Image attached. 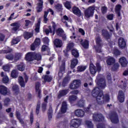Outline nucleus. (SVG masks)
Instances as JSON below:
<instances>
[{"label": "nucleus", "mask_w": 128, "mask_h": 128, "mask_svg": "<svg viewBox=\"0 0 128 128\" xmlns=\"http://www.w3.org/2000/svg\"><path fill=\"white\" fill-rule=\"evenodd\" d=\"M97 128H106V126L102 123H100L97 126Z\"/></svg>", "instance_id": "obj_64"}, {"label": "nucleus", "mask_w": 128, "mask_h": 128, "mask_svg": "<svg viewBox=\"0 0 128 128\" xmlns=\"http://www.w3.org/2000/svg\"><path fill=\"white\" fill-rule=\"evenodd\" d=\"M84 100H81L78 102L77 106L80 108H84Z\"/></svg>", "instance_id": "obj_43"}, {"label": "nucleus", "mask_w": 128, "mask_h": 128, "mask_svg": "<svg viewBox=\"0 0 128 128\" xmlns=\"http://www.w3.org/2000/svg\"><path fill=\"white\" fill-rule=\"evenodd\" d=\"M48 96H47L46 98L44 99V102L42 103V110L43 112H46V104H48Z\"/></svg>", "instance_id": "obj_27"}, {"label": "nucleus", "mask_w": 128, "mask_h": 128, "mask_svg": "<svg viewBox=\"0 0 128 128\" xmlns=\"http://www.w3.org/2000/svg\"><path fill=\"white\" fill-rule=\"evenodd\" d=\"M118 100L120 102H124V94L122 90H120L118 92Z\"/></svg>", "instance_id": "obj_22"}, {"label": "nucleus", "mask_w": 128, "mask_h": 128, "mask_svg": "<svg viewBox=\"0 0 128 128\" xmlns=\"http://www.w3.org/2000/svg\"><path fill=\"white\" fill-rule=\"evenodd\" d=\"M64 6L68 10H70L72 8V2L66 1L64 3Z\"/></svg>", "instance_id": "obj_39"}, {"label": "nucleus", "mask_w": 128, "mask_h": 128, "mask_svg": "<svg viewBox=\"0 0 128 128\" xmlns=\"http://www.w3.org/2000/svg\"><path fill=\"white\" fill-rule=\"evenodd\" d=\"M64 20H62V22L65 24L66 26V28H70V26H72V20L68 21V22H66Z\"/></svg>", "instance_id": "obj_50"}, {"label": "nucleus", "mask_w": 128, "mask_h": 128, "mask_svg": "<svg viewBox=\"0 0 128 128\" xmlns=\"http://www.w3.org/2000/svg\"><path fill=\"white\" fill-rule=\"evenodd\" d=\"M104 94H100V96L96 97V102L98 104H103L104 103Z\"/></svg>", "instance_id": "obj_15"}, {"label": "nucleus", "mask_w": 128, "mask_h": 128, "mask_svg": "<svg viewBox=\"0 0 128 128\" xmlns=\"http://www.w3.org/2000/svg\"><path fill=\"white\" fill-rule=\"evenodd\" d=\"M17 68L18 70H20V72H24L26 68V66L24 63H20L17 66Z\"/></svg>", "instance_id": "obj_34"}, {"label": "nucleus", "mask_w": 128, "mask_h": 128, "mask_svg": "<svg viewBox=\"0 0 128 128\" xmlns=\"http://www.w3.org/2000/svg\"><path fill=\"white\" fill-rule=\"evenodd\" d=\"M86 124L88 128H94V124L90 120H86Z\"/></svg>", "instance_id": "obj_41"}, {"label": "nucleus", "mask_w": 128, "mask_h": 128, "mask_svg": "<svg viewBox=\"0 0 128 128\" xmlns=\"http://www.w3.org/2000/svg\"><path fill=\"white\" fill-rule=\"evenodd\" d=\"M81 44L84 48H88V40H84L83 42L81 43Z\"/></svg>", "instance_id": "obj_44"}, {"label": "nucleus", "mask_w": 128, "mask_h": 128, "mask_svg": "<svg viewBox=\"0 0 128 128\" xmlns=\"http://www.w3.org/2000/svg\"><path fill=\"white\" fill-rule=\"evenodd\" d=\"M86 68V66H78L77 68L78 72H84Z\"/></svg>", "instance_id": "obj_52"}, {"label": "nucleus", "mask_w": 128, "mask_h": 128, "mask_svg": "<svg viewBox=\"0 0 128 128\" xmlns=\"http://www.w3.org/2000/svg\"><path fill=\"white\" fill-rule=\"evenodd\" d=\"M10 100L8 98H6L4 100V106H8L10 104Z\"/></svg>", "instance_id": "obj_53"}, {"label": "nucleus", "mask_w": 128, "mask_h": 128, "mask_svg": "<svg viewBox=\"0 0 128 128\" xmlns=\"http://www.w3.org/2000/svg\"><path fill=\"white\" fill-rule=\"evenodd\" d=\"M72 12L73 14H76V16H82V12H80V10L76 6L72 8Z\"/></svg>", "instance_id": "obj_16"}, {"label": "nucleus", "mask_w": 128, "mask_h": 128, "mask_svg": "<svg viewBox=\"0 0 128 128\" xmlns=\"http://www.w3.org/2000/svg\"><path fill=\"white\" fill-rule=\"evenodd\" d=\"M96 66H94V64H90V70L92 74H96V70H98V72H100L102 70V67L100 66V63H96Z\"/></svg>", "instance_id": "obj_1"}, {"label": "nucleus", "mask_w": 128, "mask_h": 128, "mask_svg": "<svg viewBox=\"0 0 128 128\" xmlns=\"http://www.w3.org/2000/svg\"><path fill=\"white\" fill-rule=\"evenodd\" d=\"M82 124V121L78 119L72 120L70 123V128H78Z\"/></svg>", "instance_id": "obj_5"}, {"label": "nucleus", "mask_w": 128, "mask_h": 128, "mask_svg": "<svg viewBox=\"0 0 128 128\" xmlns=\"http://www.w3.org/2000/svg\"><path fill=\"white\" fill-rule=\"evenodd\" d=\"M40 82H37L36 84V94H38V98H42L40 96Z\"/></svg>", "instance_id": "obj_26"}, {"label": "nucleus", "mask_w": 128, "mask_h": 128, "mask_svg": "<svg viewBox=\"0 0 128 128\" xmlns=\"http://www.w3.org/2000/svg\"><path fill=\"white\" fill-rule=\"evenodd\" d=\"M74 48V43L70 42L68 44L67 46V50H70Z\"/></svg>", "instance_id": "obj_57"}, {"label": "nucleus", "mask_w": 128, "mask_h": 128, "mask_svg": "<svg viewBox=\"0 0 128 128\" xmlns=\"http://www.w3.org/2000/svg\"><path fill=\"white\" fill-rule=\"evenodd\" d=\"M104 102H110V95L106 94L104 96Z\"/></svg>", "instance_id": "obj_60"}, {"label": "nucleus", "mask_w": 128, "mask_h": 128, "mask_svg": "<svg viewBox=\"0 0 128 128\" xmlns=\"http://www.w3.org/2000/svg\"><path fill=\"white\" fill-rule=\"evenodd\" d=\"M113 54H114V56H120V50H118V49L116 48L114 50Z\"/></svg>", "instance_id": "obj_55"}, {"label": "nucleus", "mask_w": 128, "mask_h": 128, "mask_svg": "<svg viewBox=\"0 0 128 128\" xmlns=\"http://www.w3.org/2000/svg\"><path fill=\"white\" fill-rule=\"evenodd\" d=\"M66 110H68V104H66V102L64 101L62 103L60 109L61 113L58 114V117L60 118L62 115V114H65V112H66Z\"/></svg>", "instance_id": "obj_7"}, {"label": "nucleus", "mask_w": 128, "mask_h": 128, "mask_svg": "<svg viewBox=\"0 0 128 128\" xmlns=\"http://www.w3.org/2000/svg\"><path fill=\"white\" fill-rule=\"evenodd\" d=\"M80 80H74L73 82L70 84L69 88L70 90H76V88H80Z\"/></svg>", "instance_id": "obj_4"}, {"label": "nucleus", "mask_w": 128, "mask_h": 128, "mask_svg": "<svg viewBox=\"0 0 128 128\" xmlns=\"http://www.w3.org/2000/svg\"><path fill=\"white\" fill-rule=\"evenodd\" d=\"M54 42L56 48H62V41L59 38H56Z\"/></svg>", "instance_id": "obj_23"}, {"label": "nucleus", "mask_w": 128, "mask_h": 128, "mask_svg": "<svg viewBox=\"0 0 128 128\" xmlns=\"http://www.w3.org/2000/svg\"><path fill=\"white\" fill-rule=\"evenodd\" d=\"M116 60L114 58L110 57L107 60V64L108 66H112L113 64H114Z\"/></svg>", "instance_id": "obj_35"}, {"label": "nucleus", "mask_w": 128, "mask_h": 128, "mask_svg": "<svg viewBox=\"0 0 128 128\" xmlns=\"http://www.w3.org/2000/svg\"><path fill=\"white\" fill-rule=\"evenodd\" d=\"M20 58H22V54L17 53L16 54L14 58V60H15V62H18V60Z\"/></svg>", "instance_id": "obj_49"}, {"label": "nucleus", "mask_w": 128, "mask_h": 128, "mask_svg": "<svg viewBox=\"0 0 128 128\" xmlns=\"http://www.w3.org/2000/svg\"><path fill=\"white\" fill-rule=\"evenodd\" d=\"M103 94L104 92H102V90L98 87L95 88L92 91V96L94 98H97Z\"/></svg>", "instance_id": "obj_6"}, {"label": "nucleus", "mask_w": 128, "mask_h": 128, "mask_svg": "<svg viewBox=\"0 0 128 128\" xmlns=\"http://www.w3.org/2000/svg\"><path fill=\"white\" fill-rule=\"evenodd\" d=\"M56 8L58 12H62V6L60 4H57L56 6Z\"/></svg>", "instance_id": "obj_51"}, {"label": "nucleus", "mask_w": 128, "mask_h": 128, "mask_svg": "<svg viewBox=\"0 0 128 128\" xmlns=\"http://www.w3.org/2000/svg\"><path fill=\"white\" fill-rule=\"evenodd\" d=\"M0 94L3 96H6L8 94V88L4 86H0Z\"/></svg>", "instance_id": "obj_21"}, {"label": "nucleus", "mask_w": 128, "mask_h": 128, "mask_svg": "<svg viewBox=\"0 0 128 128\" xmlns=\"http://www.w3.org/2000/svg\"><path fill=\"white\" fill-rule=\"evenodd\" d=\"M94 14V8L93 6H90L84 11V14L86 18H90Z\"/></svg>", "instance_id": "obj_2"}, {"label": "nucleus", "mask_w": 128, "mask_h": 128, "mask_svg": "<svg viewBox=\"0 0 128 128\" xmlns=\"http://www.w3.org/2000/svg\"><path fill=\"white\" fill-rule=\"evenodd\" d=\"M12 91L16 94H20V88L18 86L15 84L12 87Z\"/></svg>", "instance_id": "obj_30"}, {"label": "nucleus", "mask_w": 128, "mask_h": 128, "mask_svg": "<svg viewBox=\"0 0 128 128\" xmlns=\"http://www.w3.org/2000/svg\"><path fill=\"white\" fill-rule=\"evenodd\" d=\"M102 36L106 40H110V36H112V34H110L108 30H102Z\"/></svg>", "instance_id": "obj_20"}, {"label": "nucleus", "mask_w": 128, "mask_h": 128, "mask_svg": "<svg viewBox=\"0 0 128 128\" xmlns=\"http://www.w3.org/2000/svg\"><path fill=\"white\" fill-rule=\"evenodd\" d=\"M2 68L4 72H10V66L5 65L2 66Z\"/></svg>", "instance_id": "obj_61"}, {"label": "nucleus", "mask_w": 128, "mask_h": 128, "mask_svg": "<svg viewBox=\"0 0 128 128\" xmlns=\"http://www.w3.org/2000/svg\"><path fill=\"white\" fill-rule=\"evenodd\" d=\"M96 80H98L97 84L102 89L104 90L106 88V80L104 78H100L99 80L98 78H96Z\"/></svg>", "instance_id": "obj_9"}, {"label": "nucleus", "mask_w": 128, "mask_h": 128, "mask_svg": "<svg viewBox=\"0 0 128 128\" xmlns=\"http://www.w3.org/2000/svg\"><path fill=\"white\" fill-rule=\"evenodd\" d=\"M12 26H14L12 28V30L14 32H16L18 30V28H20V26L18 23H13L11 24Z\"/></svg>", "instance_id": "obj_36"}, {"label": "nucleus", "mask_w": 128, "mask_h": 128, "mask_svg": "<svg viewBox=\"0 0 128 128\" xmlns=\"http://www.w3.org/2000/svg\"><path fill=\"white\" fill-rule=\"evenodd\" d=\"M67 94H68V89L60 90L58 94V98H60L62 96H66Z\"/></svg>", "instance_id": "obj_24"}, {"label": "nucleus", "mask_w": 128, "mask_h": 128, "mask_svg": "<svg viewBox=\"0 0 128 128\" xmlns=\"http://www.w3.org/2000/svg\"><path fill=\"white\" fill-rule=\"evenodd\" d=\"M119 62L122 68H126L128 64V60H126V58L125 57L120 58L119 59Z\"/></svg>", "instance_id": "obj_10"}, {"label": "nucleus", "mask_w": 128, "mask_h": 128, "mask_svg": "<svg viewBox=\"0 0 128 128\" xmlns=\"http://www.w3.org/2000/svg\"><path fill=\"white\" fill-rule=\"evenodd\" d=\"M118 46L120 48H126V40H124V38H120L118 39Z\"/></svg>", "instance_id": "obj_13"}, {"label": "nucleus", "mask_w": 128, "mask_h": 128, "mask_svg": "<svg viewBox=\"0 0 128 128\" xmlns=\"http://www.w3.org/2000/svg\"><path fill=\"white\" fill-rule=\"evenodd\" d=\"M34 60H40L42 59V56H40V54L38 53L36 54L34 52Z\"/></svg>", "instance_id": "obj_48"}, {"label": "nucleus", "mask_w": 128, "mask_h": 128, "mask_svg": "<svg viewBox=\"0 0 128 128\" xmlns=\"http://www.w3.org/2000/svg\"><path fill=\"white\" fill-rule=\"evenodd\" d=\"M119 67H120V64L118 62L115 63L113 66L112 70H118V68Z\"/></svg>", "instance_id": "obj_59"}, {"label": "nucleus", "mask_w": 128, "mask_h": 128, "mask_svg": "<svg viewBox=\"0 0 128 128\" xmlns=\"http://www.w3.org/2000/svg\"><path fill=\"white\" fill-rule=\"evenodd\" d=\"M39 2L38 4V6L36 7V10L38 12H40L42 10V4L44 2L42 0H38Z\"/></svg>", "instance_id": "obj_25"}, {"label": "nucleus", "mask_w": 128, "mask_h": 128, "mask_svg": "<svg viewBox=\"0 0 128 128\" xmlns=\"http://www.w3.org/2000/svg\"><path fill=\"white\" fill-rule=\"evenodd\" d=\"M78 62V60L76 58H74L71 60V68H74Z\"/></svg>", "instance_id": "obj_28"}, {"label": "nucleus", "mask_w": 128, "mask_h": 128, "mask_svg": "<svg viewBox=\"0 0 128 128\" xmlns=\"http://www.w3.org/2000/svg\"><path fill=\"white\" fill-rule=\"evenodd\" d=\"M40 101L39 100L38 101L36 106V114H40Z\"/></svg>", "instance_id": "obj_42"}, {"label": "nucleus", "mask_w": 128, "mask_h": 128, "mask_svg": "<svg viewBox=\"0 0 128 128\" xmlns=\"http://www.w3.org/2000/svg\"><path fill=\"white\" fill-rule=\"evenodd\" d=\"M70 82V78L66 76L65 77L63 80L62 83V86H66V84L69 82Z\"/></svg>", "instance_id": "obj_37"}, {"label": "nucleus", "mask_w": 128, "mask_h": 128, "mask_svg": "<svg viewBox=\"0 0 128 128\" xmlns=\"http://www.w3.org/2000/svg\"><path fill=\"white\" fill-rule=\"evenodd\" d=\"M8 77L7 76H4V77L2 78V82L4 84H8Z\"/></svg>", "instance_id": "obj_58"}, {"label": "nucleus", "mask_w": 128, "mask_h": 128, "mask_svg": "<svg viewBox=\"0 0 128 128\" xmlns=\"http://www.w3.org/2000/svg\"><path fill=\"white\" fill-rule=\"evenodd\" d=\"M107 117L108 118H110L112 124H118V117L115 112L108 114Z\"/></svg>", "instance_id": "obj_3"}, {"label": "nucleus", "mask_w": 128, "mask_h": 128, "mask_svg": "<svg viewBox=\"0 0 128 128\" xmlns=\"http://www.w3.org/2000/svg\"><path fill=\"white\" fill-rule=\"evenodd\" d=\"M66 70V62H62V66H60V70L58 72V76H60V78H62V75L64 74V70Z\"/></svg>", "instance_id": "obj_14"}, {"label": "nucleus", "mask_w": 128, "mask_h": 128, "mask_svg": "<svg viewBox=\"0 0 128 128\" xmlns=\"http://www.w3.org/2000/svg\"><path fill=\"white\" fill-rule=\"evenodd\" d=\"M64 33V30L61 28H59L56 30V34L57 36H60Z\"/></svg>", "instance_id": "obj_45"}, {"label": "nucleus", "mask_w": 128, "mask_h": 128, "mask_svg": "<svg viewBox=\"0 0 128 128\" xmlns=\"http://www.w3.org/2000/svg\"><path fill=\"white\" fill-rule=\"evenodd\" d=\"M18 80L22 88H24V86H26V85L24 84V78H22V76H20Z\"/></svg>", "instance_id": "obj_33"}, {"label": "nucleus", "mask_w": 128, "mask_h": 128, "mask_svg": "<svg viewBox=\"0 0 128 128\" xmlns=\"http://www.w3.org/2000/svg\"><path fill=\"white\" fill-rule=\"evenodd\" d=\"M42 78L44 80V82H50L52 80V76L48 75L43 76Z\"/></svg>", "instance_id": "obj_29"}, {"label": "nucleus", "mask_w": 128, "mask_h": 128, "mask_svg": "<svg viewBox=\"0 0 128 128\" xmlns=\"http://www.w3.org/2000/svg\"><path fill=\"white\" fill-rule=\"evenodd\" d=\"M26 60L28 62H32L34 60V52H28L26 56Z\"/></svg>", "instance_id": "obj_12"}, {"label": "nucleus", "mask_w": 128, "mask_h": 128, "mask_svg": "<svg viewBox=\"0 0 128 128\" xmlns=\"http://www.w3.org/2000/svg\"><path fill=\"white\" fill-rule=\"evenodd\" d=\"M72 54L73 56H74V58H78V56H80V54H78V52L76 49L72 50Z\"/></svg>", "instance_id": "obj_38"}, {"label": "nucleus", "mask_w": 128, "mask_h": 128, "mask_svg": "<svg viewBox=\"0 0 128 128\" xmlns=\"http://www.w3.org/2000/svg\"><path fill=\"white\" fill-rule=\"evenodd\" d=\"M76 98H78V97L74 95H72L69 96L68 99L70 102H76Z\"/></svg>", "instance_id": "obj_46"}, {"label": "nucleus", "mask_w": 128, "mask_h": 128, "mask_svg": "<svg viewBox=\"0 0 128 128\" xmlns=\"http://www.w3.org/2000/svg\"><path fill=\"white\" fill-rule=\"evenodd\" d=\"M94 122H102L104 119V117L102 114H94L92 116Z\"/></svg>", "instance_id": "obj_8"}, {"label": "nucleus", "mask_w": 128, "mask_h": 128, "mask_svg": "<svg viewBox=\"0 0 128 128\" xmlns=\"http://www.w3.org/2000/svg\"><path fill=\"white\" fill-rule=\"evenodd\" d=\"M6 58L8 60H14V55L12 54H7L6 56Z\"/></svg>", "instance_id": "obj_54"}, {"label": "nucleus", "mask_w": 128, "mask_h": 128, "mask_svg": "<svg viewBox=\"0 0 128 128\" xmlns=\"http://www.w3.org/2000/svg\"><path fill=\"white\" fill-rule=\"evenodd\" d=\"M96 42L98 46H102V40L98 34H96Z\"/></svg>", "instance_id": "obj_19"}, {"label": "nucleus", "mask_w": 128, "mask_h": 128, "mask_svg": "<svg viewBox=\"0 0 128 128\" xmlns=\"http://www.w3.org/2000/svg\"><path fill=\"white\" fill-rule=\"evenodd\" d=\"M18 73L16 70H13L11 72V76L14 78H16Z\"/></svg>", "instance_id": "obj_47"}, {"label": "nucleus", "mask_w": 128, "mask_h": 128, "mask_svg": "<svg viewBox=\"0 0 128 128\" xmlns=\"http://www.w3.org/2000/svg\"><path fill=\"white\" fill-rule=\"evenodd\" d=\"M20 42V37H17L14 38L12 41V44H16Z\"/></svg>", "instance_id": "obj_40"}, {"label": "nucleus", "mask_w": 128, "mask_h": 128, "mask_svg": "<svg viewBox=\"0 0 128 128\" xmlns=\"http://www.w3.org/2000/svg\"><path fill=\"white\" fill-rule=\"evenodd\" d=\"M122 6L120 4L116 5L115 7V11L118 14V16H120V10Z\"/></svg>", "instance_id": "obj_32"}, {"label": "nucleus", "mask_w": 128, "mask_h": 128, "mask_svg": "<svg viewBox=\"0 0 128 128\" xmlns=\"http://www.w3.org/2000/svg\"><path fill=\"white\" fill-rule=\"evenodd\" d=\"M52 12V14H54V11L52 10L49 9L48 11L44 12V22L45 24H46V22L48 20V18H47L48 15V12Z\"/></svg>", "instance_id": "obj_17"}, {"label": "nucleus", "mask_w": 128, "mask_h": 128, "mask_svg": "<svg viewBox=\"0 0 128 128\" xmlns=\"http://www.w3.org/2000/svg\"><path fill=\"white\" fill-rule=\"evenodd\" d=\"M34 34L30 32H25L24 34V36L26 40H28V38H30Z\"/></svg>", "instance_id": "obj_31"}, {"label": "nucleus", "mask_w": 128, "mask_h": 128, "mask_svg": "<svg viewBox=\"0 0 128 128\" xmlns=\"http://www.w3.org/2000/svg\"><path fill=\"white\" fill-rule=\"evenodd\" d=\"M114 14H110L107 16V18L109 20H114Z\"/></svg>", "instance_id": "obj_63"}, {"label": "nucleus", "mask_w": 128, "mask_h": 128, "mask_svg": "<svg viewBox=\"0 0 128 128\" xmlns=\"http://www.w3.org/2000/svg\"><path fill=\"white\" fill-rule=\"evenodd\" d=\"M12 52V49L10 48H8L6 50H3L4 54H8V52Z\"/></svg>", "instance_id": "obj_62"}, {"label": "nucleus", "mask_w": 128, "mask_h": 128, "mask_svg": "<svg viewBox=\"0 0 128 128\" xmlns=\"http://www.w3.org/2000/svg\"><path fill=\"white\" fill-rule=\"evenodd\" d=\"M75 114L78 118H84V112L82 110L78 109L75 111Z\"/></svg>", "instance_id": "obj_18"}, {"label": "nucleus", "mask_w": 128, "mask_h": 128, "mask_svg": "<svg viewBox=\"0 0 128 128\" xmlns=\"http://www.w3.org/2000/svg\"><path fill=\"white\" fill-rule=\"evenodd\" d=\"M46 34L48 35L50 32L52 33V26H48V29H46L44 30Z\"/></svg>", "instance_id": "obj_56"}, {"label": "nucleus", "mask_w": 128, "mask_h": 128, "mask_svg": "<svg viewBox=\"0 0 128 128\" xmlns=\"http://www.w3.org/2000/svg\"><path fill=\"white\" fill-rule=\"evenodd\" d=\"M40 44V38H36L34 44L31 45V50H34L36 48H38V46Z\"/></svg>", "instance_id": "obj_11"}]
</instances>
